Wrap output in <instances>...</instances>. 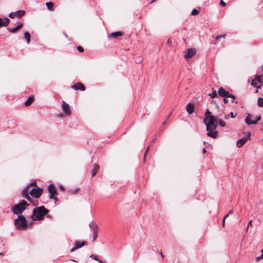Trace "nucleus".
<instances>
[{
	"label": "nucleus",
	"instance_id": "obj_1",
	"mask_svg": "<svg viewBox=\"0 0 263 263\" xmlns=\"http://www.w3.org/2000/svg\"><path fill=\"white\" fill-rule=\"evenodd\" d=\"M49 212V210L43 205L35 208L32 212L31 218L33 221L41 220Z\"/></svg>",
	"mask_w": 263,
	"mask_h": 263
},
{
	"label": "nucleus",
	"instance_id": "obj_2",
	"mask_svg": "<svg viewBox=\"0 0 263 263\" xmlns=\"http://www.w3.org/2000/svg\"><path fill=\"white\" fill-rule=\"evenodd\" d=\"M28 205L29 204H28L26 201L24 200H21L18 204H16L12 207L11 211L14 214L19 215L22 214L24 210H25Z\"/></svg>",
	"mask_w": 263,
	"mask_h": 263
},
{
	"label": "nucleus",
	"instance_id": "obj_3",
	"mask_svg": "<svg viewBox=\"0 0 263 263\" xmlns=\"http://www.w3.org/2000/svg\"><path fill=\"white\" fill-rule=\"evenodd\" d=\"M218 94L219 96L224 98L223 99V102L224 103H228V99H227L228 98H230L231 99V103H235L236 104L237 103V101H235V96L233 94L230 93L229 92L225 90L222 87L219 88L218 90Z\"/></svg>",
	"mask_w": 263,
	"mask_h": 263
},
{
	"label": "nucleus",
	"instance_id": "obj_4",
	"mask_svg": "<svg viewBox=\"0 0 263 263\" xmlns=\"http://www.w3.org/2000/svg\"><path fill=\"white\" fill-rule=\"evenodd\" d=\"M15 226L17 229L24 230L28 227V223L26 218L22 215H19L15 220Z\"/></svg>",
	"mask_w": 263,
	"mask_h": 263
},
{
	"label": "nucleus",
	"instance_id": "obj_5",
	"mask_svg": "<svg viewBox=\"0 0 263 263\" xmlns=\"http://www.w3.org/2000/svg\"><path fill=\"white\" fill-rule=\"evenodd\" d=\"M203 123L206 125V130H209L210 128L216 129L218 121L215 117H210V118H204Z\"/></svg>",
	"mask_w": 263,
	"mask_h": 263
},
{
	"label": "nucleus",
	"instance_id": "obj_6",
	"mask_svg": "<svg viewBox=\"0 0 263 263\" xmlns=\"http://www.w3.org/2000/svg\"><path fill=\"white\" fill-rule=\"evenodd\" d=\"M260 119V116H259L257 118H255L252 115L247 114V116L245 119V122L248 125L256 124Z\"/></svg>",
	"mask_w": 263,
	"mask_h": 263
},
{
	"label": "nucleus",
	"instance_id": "obj_7",
	"mask_svg": "<svg viewBox=\"0 0 263 263\" xmlns=\"http://www.w3.org/2000/svg\"><path fill=\"white\" fill-rule=\"evenodd\" d=\"M43 191V190L40 187L37 189L33 188L30 190V194L32 198H38L41 196Z\"/></svg>",
	"mask_w": 263,
	"mask_h": 263
},
{
	"label": "nucleus",
	"instance_id": "obj_8",
	"mask_svg": "<svg viewBox=\"0 0 263 263\" xmlns=\"http://www.w3.org/2000/svg\"><path fill=\"white\" fill-rule=\"evenodd\" d=\"M35 183H30L29 185L27 186L25 189L23 190L22 191V195L24 198H26L28 200H30V197L29 195V193H30V187L31 186L34 185Z\"/></svg>",
	"mask_w": 263,
	"mask_h": 263
},
{
	"label": "nucleus",
	"instance_id": "obj_9",
	"mask_svg": "<svg viewBox=\"0 0 263 263\" xmlns=\"http://www.w3.org/2000/svg\"><path fill=\"white\" fill-rule=\"evenodd\" d=\"M250 133H248L245 137L240 139H239L236 142V145L238 147L242 146L247 141L250 139Z\"/></svg>",
	"mask_w": 263,
	"mask_h": 263
},
{
	"label": "nucleus",
	"instance_id": "obj_10",
	"mask_svg": "<svg viewBox=\"0 0 263 263\" xmlns=\"http://www.w3.org/2000/svg\"><path fill=\"white\" fill-rule=\"evenodd\" d=\"M48 190L49 193V198L50 199H52L55 195L58 194L56 189L52 184H50L48 185Z\"/></svg>",
	"mask_w": 263,
	"mask_h": 263
},
{
	"label": "nucleus",
	"instance_id": "obj_11",
	"mask_svg": "<svg viewBox=\"0 0 263 263\" xmlns=\"http://www.w3.org/2000/svg\"><path fill=\"white\" fill-rule=\"evenodd\" d=\"M89 226L91 227L93 231V241H94L96 240V238L98 237L99 228L98 226L95 224L93 221L89 223Z\"/></svg>",
	"mask_w": 263,
	"mask_h": 263
},
{
	"label": "nucleus",
	"instance_id": "obj_12",
	"mask_svg": "<svg viewBox=\"0 0 263 263\" xmlns=\"http://www.w3.org/2000/svg\"><path fill=\"white\" fill-rule=\"evenodd\" d=\"M62 108L65 114L69 116L71 114V111L69 104L66 103L64 101H62Z\"/></svg>",
	"mask_w": 263,
	"mask_h": 263
},
{
	"label": "nucleus",
	"instance_id": "obj_13",
	"mask_svg": "<svg viewBox=\"0 0 263 263\" xmlns=\"http://www.w3.org/2000/svg\"><path fill=\"white\" fill-rule=\"evenodd\" d=\"M25 13V12L24 10H18L15 12H11L9 13V16L11 18H14L15 16H16L18 18H21L24 15Z\"/></svg>",
	"mask_w": 263,
	"mask_h": 263
},
{
	"label": "nucleus",
	"instance_id": "obj_14",
	"mask_svg": "<svg viewBox=\"0 0 263 263\" xmlns=\"http://www.w3.org/2000/svg\"><path fill=\"white\" fill-rule=\"evenodd\" d=\"M86 242L85 241H76L74 243V247L71 249L70 252H72L76 250L77 249H78L83 246H85L86 245Z\"/></svg>",
	"mask_w": 263,
	"mask_h": 263
},
{
	"label": "nucleus",
	"instance_id": "obj_15",
	"mask_svg": "<svg viewBox=\"0 0 263 263\" xmlns=\"http://www.w3.org/2000/svg\"><path fill=\"white\" fill-rule=\"evenodd\" d=\"M195 50L194 49L191 48L186 50L184 58L186 59L191 58L195 54Z\"/></svg>",
	"mask_w": 263,
	"mask_h": 263
},
{
	"label": "nucleus",
	"instance_id": "obj_16",
	"mask_svg": "<svg viewBox=\"0 0 263 263\" xmlns=\"http://www.w3.org/2000/svg\"><path fill=\"white\" fill-rule=\"evenodd\" d=\"M208 131L207 135L213 138H216L218 136V132L214 128H210Z\"/></svg>",
	"mask_w": 263,
	"mask_h": 263
},
{
	"label": "nucleus",
	"instance_id": "obj_17",
	"mask_svg": "<svg viewBox=\"0 0 263 263\" xmlns=\"http://www.w3.org/2000/svg\"><path fill=\"white\" fill-rule=\"evenodd\" d=\"M10 23V20L7 17L0 18V28L6 27Z\"/></svg>",
	"mask_w": 263,
	"mask_h": 263
},
{
	"label": "nucleus",
	"instance_id": "obj_18",
	"mask_svg": "<svg viewBox=\"0 0 263 263\" xmlns=\"http://www.w3.org/2000/svg\"><path fill=\"white\" fill-rule=\"evenodd\" d=\"M71 88L75 90L80 89L82 91L85 90L84 86L81 83H77L74 84L72 86Z\"/></svg>",
	"mask_w": 263,
	"mask_h": 263
},
{
	"label": "nucleus",
	"instance_id": "obj_19",
	"mask_svg": "<svg viewBox=\"0 0 263 263\" xmlns=\"http://www.w3.org/2000/svg\"><path fill=\"white\" fill-rule=\"evenodd\" d=\"M186 110L189 114H193L194 111V105L193 103H188L186 106Z\"/></svg>",
	"mask_w": 263,
	"mask_h": 263
},
{
	"label": "nucleus",
	"instance_id": "obj_20",
	"mask_svg": "<svg viewBox=\"0 0 263 263\" xmlns=\"http://www.w3.org/2000/svg\"><path fill=\"white\" fill-rule=\"evenodd\" d=\"M123 34L122 32L118 31L115 32H112L108 35L109 37H114L117 38L119 36H122Z\"/></svg>",
	"mask_w": 263,
	"mask_h": 263
},
{
	"label": "nucleus",
	"instance_id": "obj_21",
	"mask_svg": "<svg viewBox=\"0 0 263 263\" xmlns=\"http://www.w3.org/2000/svg\"><path fill=\"white\" fill-rule=\"evenodd\" d=\"M100 167L98 164L95 163L93 164V169L92 172V176H94L96 173L99 171Z\"/></svg>",
	"mask_w": 263,
	"mask_h": 263
},
{
	"label": "nucleus",
	"instance_id": "obj_22",
	"mask_svg": "<svg viewBox=\"0 0 263 263\" xmlns=\"http://www.w3.org/2000/svg\"><path fill=\"white\" fill-rule=\"evenodd\" d=\"M46 5L48 8V10L50 11H53V6L54 4L52 2H46Z\"/></svg>",
	"mask_w": 263,
	"mask_h": 263
},
{
	"label": "nucleus",
	"instance_id": "obj_23",
	"mask_svg": "<svg viewBox=\"0 0 263 263\" xmlns=\"http://www.w3.org/2000/svg\"><path fill=\"white\" fill-rule=\"evenodd\" d=\"M24 38L26 40L27 43L29 44L30 42V34L28 32H25L24 34Z\"/></svg>",
	"mask_w": 263,
	"mask_h": 263
},
{
	"label": "nucleus",
	"instance_id": "obj_24",
	"mask_svg": "<svg viewBox=\"0 0 263 263\" xmlns=\"http://www.w3.org/2000/svg\"><path fill=\"white\" fill-rule=\"evenodd\" d=\"M34 98L33 97H29L27 100L25 102V104L26 106L30 105L33 101Z\"/></svg>",
	"mask_w": 263,
	"mask_h": 263
},
{
	"label": "nucleus",
	"instance_id": "obj_25",
	"mask_svg": "<svg viewBox=\"0 0 263 263\" xmlns=\"http://www.w3.org/2000/svg\"><path fill=\"white\" fill-rule=\"evenodd\" d=\"M257 80H253L251 82V85L257 88H260L261 85H259V83L257 82Z\"/></svg>",
	"mask_w": 263,
	"mask_h": 263
},
{
	"label": "nucleus",
	"instance_id": "obj_26",
	"mask_svg": "<svg viewBox=\"0 0 263 263\" xmlns=\"http://www.w3.org/2000/svg\"><path fill=\"white\" fill-rule=\"evenodd\" d=\"M210 117L214 116L211 115V112L209 110V109H207L204 114V118H210Z\"/></svg>",
	"mask_w": 263,
	"mask_h": 263
},
{
	"label": "nucleus",
	"instance_id": "obj_27",
	"mask_svg": "<svg viewBox=\"0 0 263 263\" xmlns=\"http://www.w3.org/2000/svg\"><path fill=\"white\" fill-rule=\"evenodd\" d=\"M29 201H30L31 203H32V204L33 205H36L39 204L37 198H31L30 197V200H29Z\"/></svg>",
	"mask_w": 263,
	"mask_h": 263
},
{
	"label": "nucleus",
	"instance_id": "obj_28",
	"mask_svg": "<svg viewBox=\"0 0 263 263\" xmlns=\"http://www.w3.org/2000/svg\"><path fill=\"white\" fill-rule=\"evenodd\" d=\"M254 80H257V82L259 83V85H262V78L260 76H256Z\"/></svg>",
	"mask_w": 263,
	"mask_h": 263
},
{
	"label": "nucleus",
	"instance_id": "obj_29",
	"mask_svg": "<svg viewBox=\"0 0 263 263\" xmlns=\"http://www.w3.org/2000/svg\"><path fill=\"white\" fill-rule=\"evenodd\" d=\"M258 105L260 107H263V98H259L258 99Z\"/></svg>",
	"mask_w": 263,
	"mask_h": 263
},
{
	"label": "nucleus",
	"instance_id": "obj_30",
	"mask_svg": "<svg viewBox=\"0 0 263 263\" xmlns=\"http://www.w3.org/2000/svg\"><path fill=\"white\" fill-rule=\"evenodd\" d=\"M209 96H211L212 98H214L217 96L216 90L213 89V92L212 93L209 94Z\"/></svg>",
	"mask_w": 263,
	"mask_h": 263
},
{
	"label": "nucleus",
	"instance_id": "obj_31",
	"mask_svg": "<svg viewBox=\"0 0 263 263\" xmlns=\"http://www.w3.org/2000/svg\"><path fill=\"white\" fill-rule=\"evenodd\" d=\"M90 257L92 259H94L95 260H97V261H98L100 260L98 257L97 256L95 255H93V254H91L90 256Z\"/></svg>",
	"mask_w": 263,
	"mask_h": 263
},
{
	"label": "nucleus",
	"instance_id": "obj_32",
	"mask_svg": "<svg viewBox=\"0 0 263 263\" xmlns=\"http://www.w3.org/2000/svg\"><path fill=\"white\" fill-rule=\"evenodd\" d=\"M218 123H219V125L222 127L226 126L225 122L222 120H219Z\"/></svg>",
	"mask_w": 263,
	"mask_h": 263
},
{
	"label": "nucleus",
	"instance_id": "obj_33",
	"mask_svg": "<svg viewBox=\"0 0 263 263\" xmlns=\"http://www.w3.org/2000/svg\"><path fill=\"white\" fill-rule=\"evenodd\" d=\"M198 13H199V11H198V10H197V9H194L192 11L191 14H192V15H195L197 14Z\"/></svg>",
	"mask_w": 263,
	"mask_h": 263
},
{
	"label": "nucleus",
	"instance_id": "obj_34",
	"mask_svg": "<svg viewBox=\"0 0 263 263\" xmlns=\"http://www.w3.org/2000/svg\"><path fill=\"white\" fill-rule=\"evenodd\" d=\"M263 259V256L261 255L260 256H258L255 258V261L258 262L261 259Z\"/></svg>",
	"mask_w": 263,
	"mask_h": 263
},
{
	"label": "nucleus",
	"instance_id": "obj_35",
	"mask_svg": "<svg viewBox=\"0 0 263 263\" xmlns=\"http://www.w3.org/2000/svg\"><path fill=\"white\" fill-rule=\"evenodd\" d=\"M77 49L80 52H83L84 51L83 48L80 46L77 47Z\"/></svg>",
	"mask_w": 263,
	"mask_h": 263
},
{
	"label": "nucleus",
	"instance_id": "obj_36",
	"mask_svg": "<svg viewBox=\"0 0 263 263\" xmlns=\"http://www.w3.org/2000/svg\"><path fill=\"white\" fill-rule=\"evenodd\" d=\"M7 29L9 32L11 33H14L16 31L15 28H8Z\"/></svg>",
	"mask_w": 263,
	"mask_h": 263
},
{
	"label": "nucleus",
	"instance_id": "obj_37",
	"mask_svg": "<svg viewBox=\"0 0 263 263\" xmlns=\"http://www.w3.org/2000/svg\"><path fill=\"white\" fill-rule=\"evenodd\" d=\"M230 115L231 117L232 118H234L236 117V114H234L233 112H231Z\"/></svg>",
	"mask_w": 263,
	"mask_h": 263
},
{
	"label": "nucleus",
	"instance_id": "obj_38",
	"mask_svg": "<svg viewBox=\"0 0 263 263\" xmlns=\"http://www.w3.org/2000/svg\"><path fill=\"white\" fill-rule=\"evenodd\" d=\"M252 226V220H251L248 223V226H247V231H248V228L249 227H251Z\"/></svg>",
	"mask_w": 263,
	"mask_h": 263
},
{
	"label": "nucleus",
	"instance_id": "obj_39",
	"mask_svg": "<svg viewBox=\"0 0 263 263\" xmlns=\"http://www.w3.org/2000/svg\"><path fill=\"white\" fill-rule=\"evenodd\" d=\"M220 5L224 7L226 5V3H224L223 0H221L220 1Z\"/></svg>",
	"mask_w": 263,
	"mask_h": 263
},
{
	"label": "nucleus",
	"instance_id": "obj_40",
	"mask_svg": "<svg viewBox=\"0 0 263 263\" xmlns=\"http://www.w3.org/2000/svg\"><path fill=\"white\" fill-rule=\"evenodd\" d=\"M23 26V24L22 23H20L19 25H18L16 27L18 29H20Z\"/></svg>",
	"mask_w": 263,
	"mask_h": 263
},
{
	"label": "nucleus",
	"instance_id": "obj_41",
	"mask_svg": "<svg viewBox=\"0 0 263 263\" xmlns=\"http://www.w3.org/2000/svg\"><path fill=\"white\" fill-rule=\"evenodd\" d=\"M220 37H222L223 39H225L226 37V34H223L222 35H220Z\"/></svg>",
	"mask_w": 263,
	"mask_h": 263
},
{
	"label": "nucleus",
	"instance_id": "obj_42",
	"mask_svg": "<svg viewBox=\"0 0 263 263\" xmlns=\"http://www.w3.org/2000/svg\"><path fill=\"white\" fill-rule=\"evenodd\" d=\"M52 199H53L54 200V203H55L58 200V198L56 197H55V196H54Z\"/></svg>",
	"mask_w": 263,
	"mask_h": 263
},
{
	"label": "nucleus",
	"instance_id": "obj_43",
	"mask_svg": "<svg viewBox=\"0 0 263 263\" xmlns=\"http://www.w3.org/2000/svg\"><path fill=\"white\" fill-rule=\"evenodd\" d=\"M229 216V214H227V215L224 217V218H223V219H224V220H226V219L227 217H228V216Z\"/></svg>",
	"mask_w": 263,
	"mask_h": 263
},
{
	"label": "nucleus",
	"instance_id": "obj_44",
	"mask_svg": "<svg viewBox=\"0 0 263 263\" xmlns=\"http://www.w3.org/2000/svg\"><path fill=\"white\" fill-rule=\"evenodd\" d=\"M220 38H221V37H220V35H217V36H216V40H219V39H220Z\"/></svg>",
	"mask_w": 263,
	"mask_h": 263
},
{
	"label": "nucleus",
	"instance_id": "obj_45",
	"mask_svg": "<svg viewBox=\"0 0 263 263\" xmlns=\"http://www.w3.org/2000/svg\"><path fill=\"white\" fill-rule=\"evenodd\" d=\"M224 119L227 120L229 119V115H226L224 117Z\"/></svg>",
	"mask_w": 263,
	"mask_h": 263
},
{
	"label": "nucleus",
	"instance_id": "obj_46",
	"mask_svg": "<svg viewBox=\"0 0 263 263\" xmlns=\"http://www.w3.org/2000/svg\"><path fill=\"white\" fill-rule=\"evenodd\" d=\"M225 225V220L223 219L222 220V227H224Z\"/></svg>",
	"mask_w": 263,
	"mask_h": 263
},
{
	"label": "nucleus",
	"instance_id": "obj_47",
	"mask_svg": "<svg viewBox=\"0 0 263 263\" xmlns=\"http://www.w3.org/2000/svg\"><path fill=\"white\" fill-rule=\"evenodd\" d=\"M233 213V210H232L229 211L228 214H229V215H230V214H232Z\"/></svg>",
	"mask_w": 263,
	"mask_h": 263
},
{
	"label": "nucleus",
	"instance_id": "obj_48",
	"mask_svg": "<svg viewBox=\"0 0 263 263\" xmlns=\"http://www.w3.org/2000/svg\"><path fill=\"white\" fill-rule=\"evenodd\" d=\"M202 152L203 153H205L206 151V149L204 148L202 150Z\"/></svg>",
	"mask_w": 263,
	"mask_h": 263
},
{
	"label": "nucleus",
	"instance_id": "obj_49",
	"mask_svg": "<svg viewBox=\"0 0 263 263\" xmlns=\"http://www.w3.org/2000/svg\"><path fill=\"white\" fill-rule=\"evenodd\" d=\"M160 254L163 258L164 257L162 252H160Z\"/></svg>",
	"mask_w": 263,
	"mask_h": 263
},
{
	"label": "nucleus",
	"instance_id": "obj_50",
	"mask_svg": "<svg viewBox=\"0 0 263 263\" xmlns=\"http://www.w3.org/2000/svg\"><path fill=\"white\" fill-rule=\"evenodd\" d=\"M15 28V29L16 31L19 30V29L17 28V27H15V28Z\"/></svg>",
	"mask_w": 263,
	"mask_h": 263
},
{
	"label": "nucleus",
	"instance_id": "obj_51",
	"mask_svg": "<svg viewBox=\"0 0 263 263\" xmlns=\"http://www.w3.org/2000/svg\"><path fill=\"white\" fill-rule=\"evenodd\" d=\"M261 255L263 256V249L261 251Z\"/></svg>",
	"mask_w": 263,
	"mask_h": 263
},
{
	"label": "nucleus",
	"instance_id": "obj_52",
	"mask_svg": "<svg viewBox=\"0 0 263 263\" xmlns=\"http://www.w3.org/2000/svg\"><path fill=\"white\" fill-rule=\"evenodd\" d=\"M0 255L3 256L4 255V254L3 253H0Z\"/></svg>",
	"mask_w": 263,
	"mask_h": 263
},
{
	"label": "nucleus",
	"instance_id": "obj_53",
	"mask_svg": "<svg viewBox=\"0 0 263 263\" xmlns=\"http://www.w3.org/2000/svg\"><path fill=\"white\" fill-rule=\"evenodd\" d=\"M99 262L100 263H105V262H103L102 261H101V260H99Z\"/></svg>",
	"mask_w": 263,
	"mask_h": 263
},
{
	"label": "nucleus",
	"instance_id": "obj_54",
	"mask_svg": "<svg viewBox=\"0 0 263 263\" xmlns=\"http://www.w3.org/2000/svg\"><path fill=\"white\" fill-rule=\"evenodd\" d=\"M170 116H171V114H170V115L168 116V117H167V119L170 117Z\"/></svg>",
	"mask_w": 263,
	"mask_h": 263
},
{
	"label": "nucleus",
	"instance_id": "obj_55",
	"mask_svg": "<svg viewBox=\"0 0 263 263\" xmlns=\"http://www.w3.org/2000/svg\"><path fill=\"white\" fill-rule=\"evenodd\" d=\"M155 1H156V0H153V1H152V3H153V2H155Z\"/></svg>",
	"mask_w": 263,
	"mask_h": 263
},
{
	"label": "nucleus",
	"instance_id": "obj_56",
	"mask_svg": "<svg viewBox=\"0 0 263 263\" xmlns=\"http://www.w3.org/2000/svg\"><path fill=\"white\" fill-rule=\"evenodd\" d=\"M262 69H263V65H262Z\"/></svg>",
	"mask_w": 263,
	"mask_h": 263
},
{
	"label": "nucleus",
	"instance_id": "obj_57",
	"mask_svg": "<svg viewBox=\"0 0 263 263\" xmlns=\"http://www.w3.org/2000/svg\"><path fill=\"white\" fill-rule=\"evenodd\" d=\"M262 141H263V138H262Z\"/></svg>",
	"mask_w": 263,
	"mask_h": 263
}]
</instances>
